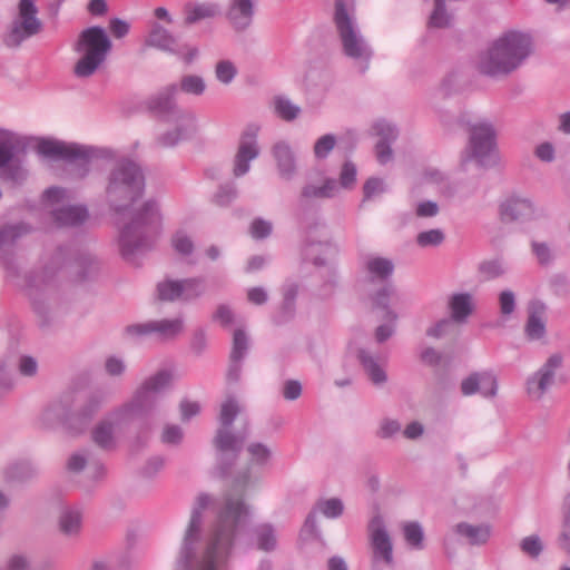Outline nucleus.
Wrapping results in <instances>:
<instances>
[{"instance_id": "46", "label": "nucleus", "mask_w": 570, "mask_h": 570, "mask_svg": "<svg viewBox=\"0 0 570 570\" xmlns=\"http://www.w3.org/2000/svg\"><path fill=\"white\" fill-rule=\"evenodd\" d=\"M248 346H249V343H248V337L246 335V333L238 328V330H235L234 332V335H233V347H232V353H230V361L232 362H240L247 350H248Z\"/></svg>"}, {"instance_id": "24", "label": "nucleus", "mask_w": 570, "mask_h": 570, "mask_svg": "<svg viewBox=\"0 0 570 570\" xmlns=\"http://www.w3.org/2000/svg\"><path fill=\"white\" fill-rule=\"evenodd\" d=\"M546 305L542 302H531L528 309V320L524 326L529 340H540L546 335Z\"/></svg>"}, {"instance_id": "40", "label": "nucleus", "mask_w": 570, "mask_h": 570, "mask_svg": "<svg viewBox=\"0 0 570 570\" xmlns=\"http://www.w3.org/2000/svg\"><path fill=\"white\" fill-rule=\"evenodd\" d=\"M187 14L185 18L186 24H193L202 19L215 17L218 8L213 3H200L186 9Z\"/></svg>"}, {"instance_id": "19", "label": "nucleus", "mask_w": 570, "mask_h": 570, "mask_svg": "<svg viewBox=\"0 0 570 570\" xmlns=\"http://www.w3.org/2000/svg\"><path fill=\"white\" fill-rule=\"evenodd\" d=\"M67 268L72 282L82 284L97 278L100 272V264L91 254L82 253L70 262Z\"/></svg>"}, {"instance_id": "55", "label": "nucleus", "mask_w": 570, "mask_h": 570, "mask_svg": "<svg viewBox=\"0 0 570 570\" xmlns=\"http://www.w3.org/2000/svg\"><path fill=\"white\" fill-rule=\"evenodd\" d=\"M386 186L383 179L377 177L368 178L363 186L364 198L363 202L370 200L379 195L385 193Z\"/></svg>"}, {"instance_id": "2", "label": "nucleus", "mask_w": 570, "mask_h": 570, "mask_svg": "<svg viewBox=\"0 0 570 570\" xmlns=\"http://www.w3.org/2000/svg\"><path fill=\"white\" fill-rule=\"evenodd\" d=\"M144 189L145 176L139 165L130 159L117 161L109 174L106 196L114 210L127 218L118 237L120 254L127 261L149 250L160 232L161 216L154 200L127 210Z\"/></svg>"}, {"instance_id": "35", "label": "nucleus", "mask_w": 570, "mask_h": 570, "mask_svg": "<svg viewBox=\"0 0 570 570\" xmlns=\"http://www.w3.org/2000/svg\"><path fill=\"white\" fill-rule=\"evenodd\" d=\"M455 531L456 533L466 537L471 544H484L491 535L490 527L472 525L464 522L456 524Z\"/></svg>"}, {"instance_id": "11", "label": "nucleus", "mask_w": 570, "mask_h": 570, "mask_svg": "<svg viewBox=\"0 0 570 570\" xmlns=\"http://www.w3.org/2000/svg\"><path fill=\"white\" fill-rule=\"evenodd\" d=\"M42 30V21L38 18V8L35 0H19L18 14L12 21L11 30L4 36V45L18 48L26 39Z\"/></svg>"}, {"instance_id": "30", "label": "nucleus", "mask_w": 570, "mask_h": 570, "mask_svg": "<svg viewBox=\"0 0 570 570\" xmlns=\"http://www.w3.org/2000/svg\"><path fill=\"white\" fill-rule=\"evenodd\" d=\"M23 149L21 139L12 131L0 129V166L6 165L11 157Z\"/></svg>"}, {"instance_id": "12", "label": "nucleus", "mask_w": 570, "mask_h": 570, "mask_svg": "<svg viewBox=\"0 0 570 570\" xmlns=\"http://www.w3.org/2000/svg\"><path fill=\"white\" fill-rule=\"evenodd\" d=\"M184 330V320L177 317L130 324L125 327L124 333L127 337L134 340L154 335L160 342H169L176 340Z\"/></svg>"}, {"instance_id": "10", "label": "nucleus", "mask_w": 570, "mask_h": 570, "mask_svg": "<svg viewBox=\"0 0 570 570\" xmlns=\"http://www.w3.org/2000/svg\"><path fill=\"white\" fill-rule=\"evenodd\" d=\"M106 402L105 395L91 394L77 412H71L68 402L52 405L45 414L46 420L56 417L66 433L77 436L87 431L89 424Z\"/></svg>"}, {"instance_id": "41", "label": "nucleus", "mask_w": 570, "mask_h": 570, "mask_svg": "<svg viewBox=\"0 0 570 570\" xmlns=\"http://www.w3.org/2000/svg\"><path fill=\"white\" fill-rule=\"evenodd\" d=\"M180 281L165 279L157 285V297L164 302L181 299Z\"/></svg>"}, {"instance_id": "1", "label": "nucleus", "mask_w": 570, "mask_h": 570, "mask_svg": "<svg viewBox=\"0 0 570 570\" xmlns=\"http://www.w3.org/2000/svg\"><path fill=\"white\" fill-rule=\"evenodd\" d=\"M249 480L248 473L235 480L233 489L239 494L226 493L217 507L215 518L203 531V512L210 497L202 493L196 498L188 525L178 552L180 566L196 570H223L232 558L237 538L249 519V507L243 491Z\"/></svg>"}, {"instance_id": "37", "label": "nucleus", "mask_w": 570, "mask_h": 570, "mask_svg": "<svg viewBox=\"0 0 570 570\" xmlns=\"http://www.w3.org/2000/svg\"><path fill=\"white\" fill-rule=\"evenodd\" d=\"M337 189L336 181L334 179H325L321 186L307 184L302 188L301 196L305 199L312 198H330L334 196Z\"/></svg>"}, {"instance_id": "5", "label": "nucleus", "mask_w": 570, "mask_h": 570, "mask_svg": "<svg viewBox=\"0 0 570 570\" xmlns=\"http://www.w3.org/2000/svg\"><path fill=\"white\" fill-rule=\"evenodd\" d=\"M73 50L80 55V59L73 68L75 75L78 78H88L106 60L111 50V41L104 28L94 26L80 32L73 45Z\"/></svg>"}, {"instance_id": "45", "label": "nucleus", "mask_w": 570, "mask_h": 570, "mask_svg": "<svg viewBox=\"0 0 570 570\" xmlns=\"http://www.w3.org/2000/svg\"><path fill=\"white\" fill-rule=\"evenodd\" d=\"M452 20L451 14L445 7V0H434V9L429 19V26L432 28H446Z\"/></svg>"}, {"instance_id": "16", "label": "nucleus", "mask_w": 570, "mask_h": 570, "mask_svg": "<svg viewBox=\"0 0 570 570\" xmlns=\"http://www.w3.org/2000/svg\"><path fill=\"white\" fill-rule=\"evenodd\" d=\"M38 151L45 157L79 161L80 166H86L90 158V150L88 148L56 140H41L38 144Z\"/></svg>"}, {"instance_id": "60", "label": "nucleus", "mask_w": 570, "mask_h": 570, "mask_svg": "<svg viewBox=\"0 0 570 570\" xmlns=\"http://www.w3.org/2000/svg\"><path fill=\"white\" fill-rule=\"evenodd\" d=\"M273 225L263 218H255L249 227V233L255 239H264L272 234Z\"/></svg>"}, {"instance_id": "14", "label": "nucleus", "mask_w": 570, "mask_h": 570, "mask_svg": "<svg viewBox=\"0 0 570 570\" xmlns=\"http://www.w3.org/2000/svg\"><path fill=\"white\" fill-rule=\"evenodd\" d=\"M368 538L372 553V563L374 567L379 564H393V543L391 535L384 524L382 517L375 515L368 524Z\"/></svg>"}, {"instance_id": "47", "label": "nucleus", "mask_w": 570, "mask_h": 570, "mask_svg": "<svg viewBox=\"0 0 570 570\" xmlns=\"http://www.w3.org/2000/svg\"><path fill=\"white\" fill-rule=\"evenodd\" d=\"M478 269L485 281L498 278L505 273V267L501 259L484 261L479 265Z\"/></svg>"}, {"instance_id": "4", "label": "nucleus", "mask_w": 570, "mask_h": 570, "mask_svg": "<svg viewBox=\"0 0 570 570\" xmlns=\"http://www.w3.org/2000/svg\"><path fill=\"white\" fill-rule=\"evenodd\" d=\"M443 121L449 130H455L458 127L469 134L462 163L465 164L474 159L479 165L484 166L495 149L497 132L493 125L485 120L472 122L466 114L460 115L453 120L444 119Z\"/></svg>"}, {"instance_id": "27", "label": "nucleus", "mask_w": 570, "mask_h": 570, "mask_svg": "<svg viewBox=\"0 0 570 570\" xmlns=\"http://www.w3.org/2000/svg\"><path fill=\"white\" fill-rule=\"evenodd\" d=\"M146 46L159 49L174 55H180L175 49L176 38L157 22L151 24L150 32L145 40Z\"/></svg>"}, {"instance_id": "32", "label": "nucleus", "mask_w": 570, "mask_h": 570, "mask_svg": "<svg viewBox=\"0 0 570 570\" xmlns=\"http://www.w3.org/2000/svg\"><path fill=\"white\" fill-rule=\"evenodd\" d=\"M27 178V169L24 164L19 157V154L11 157V159L3 166H0V179L11 184H21Z\"/></svg>"}, {"instance_id": "57", "label": "nucleus", "mask_w": 570, "mask_h": 570, "mask_svg": "<svg viewBox=\"0 0 570 570\" xmlns=\"http://www.w3.org/2000/svg\"><path fill=\"white\" fill-rule=\"evenodd\" d=\"M237 197V189L235 185L227 184L220 186L217 193L214 196V203L217 206L226 207Z\"/></svg>"}, {"instance_id": "62", "label": "nucleus", "mask_w": 570, "mask_h": 570, "mask_svg": "<svg viewBox=\"0 0 570 570\" xmlns=\"http://www.w3.org/2000/svg\"><path fill=\"white\" fill-rule=\"evenodd\" d=\"M165 466V459L163 456H153L150 458L145 465L141 468V475L144 478H154L157 475Z\"/></svg>"}, {"instance_id": "26", "label": "nucleus", "mask_w": 570, "mask_h": 570, "mask_svg": "<svg viewBox=\"0 0 570 570\" xmlns=\"http://www.w3.org/2000/svg\"><path fill=\"white\" fill-rule=\"evenodd\" d=\"M272 153L281 177L292 179L296 174V160L291 146L285 141H278L273 146Z\"/></svg>"}, {"instance_id": "21", "label": "nucleus", "mask_w": 570, "mask_h": 570, "mask_svg": "<svg viewBox=\"0 0 570 570\" xmlns=\"http://www.w3.org/2000/svg\"><path fill=\"white\" fill-rule=\"evenodd\" d=\"M30 232V227L24 223L6 224L0 226V259L9 267L11 264V248L17 240Z\"/></svg>"}, {"instance_id": "51", "label": "nucleus", "mask_w": 570, "mask_h": 570, "mask_svg": "<svg viewBox=\"0 0 570 570\" xmlns=\"http://www.w3.org/2000/svg\"><path fill=\"white\" fill-rule=\"evenodd\" d=\"M247 452L250 456V461L258 465H264L268 462L272 456L271 449L264 443H250L247 446Z\"/></svg>"}, {"instance_id": "52", "label": "nucleus", "mask_w": 570, "mask_h": 570, "mask_svg": "<svg viewBox=\"0 0 570 570\" xmlns=\"http://www.w3.org/2000/svg\"><path fill=\"white\" fill-rule=\"evenodd\" d=\"M443 240L444 234L441 229L421 232L416 236V244L423 248L439 246Z\"/></svg>"}, {"instance_id": "58", "label": "nucleus", "mask_w": 570, "mask_h": 570, "mask_svg": "<svg viewBox=\"0 0 570 570\" xmlns=\"http://www.w3.org/2000/svg\"><path fill=\"white\" fill-rule=\"evenodd\" d=\"M184 432L180 426L176 424H167L164 426L160 440L164 444L177 445L181 442Z\"/></svg>"}, {"instance_id": "64", "label": "nucleus", "mask_w": 570, "mask_h": 570, "mask_svg": "<svg viewBox=\"0 0 570 570\" xmlns=\"http://www.w3.org/2000/svg\"><path fill=\"white\" fill-rule=\"evenodd\" d=\"M500 312L502 315H511L515 308V296L510 289H504L499 295Z\"/></svg>"}, {"instance_id": "56", "label": "nucleus", "mask_w": 570, "mask_h": 570, "mask_svg": "<svg viewBox=\"0 0 570 570\" xmlns=\"http://www.w3.org/2000/svg\"><path fill=\"white\" fill-rule=\"evenodd\" d=\"M317 509L326 517V518H337L343 513V502L340 499L332 498L328 500L320 501L317 503Z\"/></svg>"}, {"instance_id": "33", "label": "nucleus", "mask_w": 570, "mask_h": 570, "mask_svg": "<svg viewBox=\"0 0 570 570\" xmlns=\"http://www.w3.org/2000/svg\"><path fill=\"white\" fill-rule=\"evenodd\" d=\"M253 539L257 549L269 552L276 549L277 537L274 527L269 523H262L254 528Z\"/></svg>"}, {"instance_id": "44", "label": "nucleus", "mask_w": 570, "mask_h": 570, "mask_svg": "<svg viewBox=\"0 0 570 570\" xmlns=\"http://www.w3.org/2000/svg\"><path fill=\"white\" fill-rule=\"evenodd\" d=\"M392 286H384L375 293L373 296V305L384 311V318L391 322H395L397 315L389 307L390 297L393 294Z\"/></svg>"}, {"instance_id": "43", "label": "nucleus", "mask_w": 570, "mask_h": 570, "mask_svg": "<svg viewBox=\"0 0 570 570\" xmlns=\"http://www.w3.org/2000/svg\"><path fill=\"white\" fill-rule=\"evenodd\" d=\"M181 299L193 301L200 297L206 289L205 281L202 278H186L180 281Z\"/></svg>"}, {"instance_id": "49", "label": "nucleus", "mask_w": 570, "mask_h": 570, "mask_svg": "<svg viewBox=\"0 0 570 570\" xmlns=\"http://www.w3.org/2000/svg\"><path fill=\"white\" fill-rule=\"evenodd\" d=\"M336 145V137L333 134H326L320 137L313 147L314 156L317 159L326 158Z\"/></svg>"}, {"instance_id": "25", "label": "nucleus", "mask_w": 570, "mask_h": 570, "mask_svg": "<svg viewBox=\"0 0 570 570\" xmlns=\"http://www.w3.org/2000/svg\"><path fill=\"white\" fill-rule=\"evenodd\" d=\"M534 208L527 198L513 197L507 199L500 209L501 218L504 222L522 220L532 217Z\"/></svg>"}, {"instance_id": "36", "label": "nucleus", "mask_w": 570, "mask_h": 570, "mask_svg": "<svg viewBox=\"0 0 570 570\" xmlns=\"http://www.w3.org/2000/svg\"><path fill=\"white\" fill-rule=\"evenodd\" d=\"M402 533L407 546L414 550L424 548V531L420 522L406 521L402 523Z\"/></svg>"}, {"instance_id": "20", "label": "nucleus", "mask_w": 570, "mask_h": 570, "mask_svg": "<svg viewBox=\"0 0 570 570\" xmlns=\"http://www.w3.org/2000/svg\"><path fill=\"white\" fill-rule=\"evenodd\" d=\"M256 0H230L227 19L237 32L247 30L254 19Z\"/></svg>"}, {"instance_id": "31", "label": "nucleus", "mask_w": 570, "mask_h": 570, "mask_svg": "<svg viewBox=\"0 0 570 570\" xmlns=\"http://www.w3.org/2000/svg\"><path fill=\"white\" fill-rule=\"evenodd\" d=\"M449 308L451 311V321L452 322H464L466 317L473 311L472 296L469 293H459L454 294L450 302Z\"/></svg>"}, {"instance_id": "59", "label": "nucleus", "mask_w": 570, "mask_h": 570, "mask_svg": "<svg viewBox=\"0 0 570 570\" xmlns=\"http://www.w3.org/2000/svg\"><path fill=\"white\" fill-rule=\"evenodd\" d=\"M373 130L380 137L379 141L393 142L397 137V130L385 120H379L374 124Z\"/></svg>"}, {"instance_id": "48", "label": "nucleus", "mask_w": 570, "mask_h": 570, "mask_svg": "<svg viewBox=\"0 0 570 570\" xmlns=\"http://www.w3.org/2000/svg\"><path fill=\"white\" fill-rule=\"evenodd\" d=\"M520 550L525 556L537 559L543 551V543L538 534H531L520 541Z\"/></svg>"}, {"instance_id": "17", "label": "nucleus", "mask_w": 570, "mask_h": 570, "mask_svg": "<svg viewBox=\"0 0 570 570\" xmlns=\"http://www.w3.org/2000/svg\"><path fill=\"white\" fill-rule=\"evenodd\" d=\"M257 128H247L239 140V145L234 157L233 174L235 177L244 176L249 170V163L258 157L259 148L257 145Z\"/></svg>"}, {"instance_id": "42", "label": "nucleus", "mask_w": 570, "mask_h": 570, "mask_svg": "<svg viewBox=\"0 0 570 570\" xmlns=\"http://www.w3.org/2000/svg\"><path fill=\"white\" fill-rule=\"evenodd\" d=\"M193 129V120L181 121V124L174 130L161 135L158 142L163 147L175 146L179 140L186 138Z\"/></svg>"}, {"instance_id": "54", "label": "nucleus", "mask_w": 570, "mask_h": 570, "mask_svg": "<svg viewBox=\"0 0 570 570\" xmlns=\"http://www.w3.org/2000/svg\"><path fill=\"white\" fill-rule=\"evenodd\" d=\"M237 73L235 65L229 60H220L215 68V75L218 81L228 85L233 81Z\"/></svg>"}, {"instance_id": "28", "label": "nucleus", "mask_w": 570, "mask_h": 570, "mask_svg": "<svg viewBox=\"0 0 570 570\" xmlns=\"http://www.w3.org/2000/svg\"><path fill=\"white\" fill-rule=\"evenodd\" d=\"M364 271L371 281H386L394 271L392 261L380 256H368L364 261Z\"/></svg>"}, {"instance_id": "23", "label": "nucleus", "mask_w": 570, "mask_h": 570, "mask_svg": "<svg viewBox=\"0 0 570 570\" xmlns=\"http://www.w3.org/2000/svg\"><path fill=\"white\" fill-rule=\"evenodd\" d=\"M59 532L67 538H78L82 530V512L76 507H62L57 518Z\"/></svg>"}, {"instance_id": "22", "label": "nucleus", "mask_w": 570, "mask_h": 570, "mask_svg": "<svg viewBox=\"0 0 570 570\" xmlns=\"http://www.w3.org/2000/svg\"><path fill=\"white\" fill-rule=\"evenodd\" d=\"M115 411L101 420L91 431V439L96 445L104 450H111L115 446V430L128 420H117Z\"/></svg>"}, {"instance_id": "7", "label": "nucleus", "mask_w": 570, "mask_h": 570, "mask_svg": "<svg viewBox=\"0 0 570 570\" xmlns=\"http://www.w3.org/2000/svg\"><path fill=\"white\" fill-rule=\"evenodd\" d=\"M240 406L237 400L233 396L226 397L220 405L219 424L216 435L214 438V445L219 453L222 473H227V466L230 465L239 455L246 435H236L230 431V426L235 417L239 414Z\"/></svg>"}, {"instance_id": "13", "label": "nucleus", "mask_w": 570, "mask_h": 570, "mask_svg": "<svg viewBox=\"0 0 570 570\" xmlns=\"http://www.w3.org/2000/svg\"><path fill=\"white\" fill-rule=\"evenodd\" d=\"M563 356L560 353L551 354L547 361L525 381V391L531 400H541L554 384L557 372L562 367Z\"/></svg>"}, {"instance_id": "18", "label": "nucleus", "mask_w": 570, "mask_h": 570, "mask_svg": "<svg viewBox=\"0 0 570 570\" xmlns=\"http://www.w3.org/2000/svg\"><path fill=\"white\" fill-rule=\"evenodd\" d=\"M460 390L464 396L479 392L484 397H492L497 394L498 381L490 372H473L461 382Z\"/></svg>"}, {"instance_id": "8", "label": "nucleus", "mask_w": 570, "mask_h": 570, "mask_svg": "<svg viewBox=\"0 0 570 570\" xmlns=\"http://www.w3.org/2000/svg\"><path fill=\"white\" fill-rule=\"evenodd\" d=\"M170 383V372H157L140 384L128 403L115 410L114 416L119 421L150 414L158 404L159 394L169 387Z\"/></svg>"}, {"instance_id": "61", "label": "nucleus", "mask_w": 570, "mask_h": 570, "mask_svg": "<svg viewBox=\"0 0 570 570\" xmlns=\"http://www.w3.org/2000/svg\"><path fill=\"white\" fill-rule=\"evenodd\" d=\"M531 247L540 265L547 266L552 263L553 254L547 243L532 242Z\"/></svg>"}, {"instance_id": "50", "label": "nucleus", "mask_w": 570, "mask_h": 570, "mask_svg": "<svg viewBox=\"0 0 570 570\" xmlns=\"http://www.w3.org/2000/svg\"><path fill=\"white\" fill-rule=\"evenodd\" d=\"M171 246L176 253L183 256L190 255L194 250L191 238L183 230H178L173 235Z\"/></svg>"}, {"instance_id": "63", "label": "nucleus", "mask_w": 570, "mask_h": 570, "mask_svg": "<svg viewBox=\"0 0 570 570\" xmlns=\"http://www.w3.org/2000/svg\"><path fill=\"white\" fill-rule=\"evenodd\" d=\"M105 371L109 376L119 377L126 371V364L122 358L109 356L105 361Z\"/></svg>"}, {"instance_id": "29", "label": "nucleus", "mask_w": 570, "mask_h": 570, "mask_svg": "<svg viewBox=\"0 0 570 570\" xmlns=\"http://www.w3.org/2000/svg\"><path fill=\"white\" fill-rule=\"evenodd\" d=\"M52 215L59 226H77L86 220L88 212L83 206H62L55 209Z\"/></svg>"}, {"instance_id": "39", "label": "nucleus", "mask_w": 570, "mask_h": 570, "mask_svg": "<svg viewBox=\"0 0 570 570\" xmlns=\"http://www.w3.org/2000/svg\"><path fill=\"white\" fill-rule=\"evenodd\" d=\"M274 112L285 121L296 119L301 112V108L293 104L288 98L277 96L273 100Z\"/></svg>"}, {"instance_id": "3", "label": "nucleus", "mask_w": 570, "mask_h": 570, "mask_svg": "<svg viewBox=\"0 0 570 570\" xmlns=\"http://www.w3.org/2000/svg\"><path fill=\"white\" fill-rule=\"evenodd\" d=\"M532 52L531 38L519 31H509L499 37L480 57L482 73L507 76L519 68Z\"/></svg>"}, {"instance_id": "6", "label": "nucleus", "mask_w": 570, "mask_h": 570, "mask_svg": "<svg viewBox=\"0 0 570 570\" xmlns=\"http://www.w3.org/2000/svg\"><path fill=\"white\" fill-rule=\"evenodd\" d=\"M24 293L41 324H47L59 303L56 272L51 267H45L28 274Z\"/></svg>"}, {"instance_id": "34", "label": "nucleus", "mask_w": 570, "mask_h": 570, "mask_svg": "<svg viewBox=\"0 0 570 570\" xmlns=\"http://www.w3.org/2000/svg\"><path fill=\"white\" fill-rule=\"evenodd\" d=\"M357 358L361 362L364 371L368 375L370 380L379 385L386 382V373L384 370L380 366V364L376 362L374 356H372L368 352L365 350H360L357 353Z\"/></svg>"}, {"instance_id": "9", "label": "nucleus", "mask_w": 570, "mask_h": 570, "mask_svg": "<svg viewBox=\"0 0 570 570\" xmlns=\"http://www.w3.org/2000/svg\"><path fill=\"white\" fill-rule=\"evenodd\" d=\"M333 19L344 55L364 63V71L372 57V50L356 28L353 9L347 8L344 0H336Z\"/></svg>"}, {"instance_id": "38", "label": "nucleus", "mask_w": 570, "mask_h": 570, "mask_svg": "<svg viewBox=\"0 0 570 570\" xmlns=\"http://www.w3.org/2000/svg\"><path fill=\"white\" fill-rule=\"evenodd\" d=\"M35 474L36 470L28 462L10 464L3 472L7 482H23L33 478Z\"/></svg>"}, {"instance_id": "15", "label": "nucleus", "mask_w": 570, "mask_h": 570, "mask_svg": "<svg viewBox=\"0 0 570 570\" xmlns=\"http://www.w3.org/2000/svg\"><path fill=\"white\" fill-rule=\"evenodd\" d=\"M177 91L178 88L176 85L166 87L148 100V108L159 117L168 120H193L191 115L184 112L177 107L175 102Z\"/></svg>"}, {"instance_id": "53", "label": "nucleus", "mask_w": 570, "mask_h": 570, "mask_svg": "<svg viewBox=\"0 0 570 570\" xmlns=\"http://www.w3.org/2000/svg\"><path fill=\"white\" fill-rule=\"evenodd\" d=\"M206 85L202 77L188 75L181 78V91L190 95H202L205 91Z\"/></svg>"}]
</instances>
